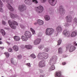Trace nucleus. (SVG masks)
Wrapping results in <instances>:
<instances>
[{"label": "nucleus", "instance_id": "nucleus-1", "mask_svg": "<svg viewBox=\"0 0 77 77\" xmlns=\"http://www.w3.org/2000/svg\"><path fill=\"white\" fill-rule=\"evenodd\" d=\"M8 23L11 27L13 29H16V25L18 26V23L15 21H11L9 20H8Z\"/></svg>", "mask_w": 77, "mask_h": 77}, {"label": "nucleus", "instance_id": "nucleus-2", "mask_svg": "<svg viewBox=\"0 0 77 77\" xmlns=\"http://www.w3.org/2000/svg\"><path fill=\"white\" fill-rule=\"evenodd\" d=\"M48 54H46L45 53H39L38 54V57L40 59H45L47 58L48 56Z\"/></svg>", "mask_w": 77, "mask_h": 77}, {"label": "nucleus", "instance_id": "nucleus-3", "mask_svg": "<svg viewBox=\"0 0 77 77\" xmlns=\"http://www.w3.org/2000/svg\"><path fill=\"white\" fill-rule=\"evenodd\" d=\"M6 1L7 2V3H8V4L7 5V7L8 8V9L10 11H11L12 12V11H14V8L12 7L10 5V4L8 3H12V0H6Z\"/></svg>", "mask_w": 77, "mask_h": 77}, {"label": "nucleus", "instance_id": "nucleus-4", "mask_svg": "<svg viewBox=\"0 0 77 77\" xmlns=\"http://www.w3.org/2000/svg\"><path fill=\"white\" fill-rule=\"evenodd\" d=\"M32 2L37 4L38 2L36 0H25V3L28 5H31L32 3Z\"/></svg>", "mask_w": 77, "mask_h": 77}, {"label": "nucleus", "instance_id": "nucleus-5", "mask_svg": "<svg viewBox=\"0 0 77 77\" xmlns=\"http://www.w3.org/2000/svg\"><path fill=\"white\" fill-rule=\"evenodd\" d=\"M54 29L52 28H48L46 30V34L47 35H50L53 34Z\"/></svg>", "mask_w": 77, "mask_h": 77}, {"label": "nucleus", "instance_id": "nucleus-6", "mask_svg": "<svg viewBox=\"0 0 77 77\" xmlns=\"http://www.w3.org/2000/svg\"><path fill=\"white\" fill-rule=\"evenodd\" d=\"M35 10L38 13H41L44 10V8L42 6L38 7L35 8Z\"/></svg>", "mask_w": 77, "mask_h": 77}, {"label": "nucleus", "instance_id": "nucleus-7", "mask_svg": "<svg viewBox=\"0 0 77 77\" xmlns=\"http://www.w3.org/2000/svg\"><path fill=\"white\" fill-rule=\"evenodd\" d=\"M26 6L25 5H20L19 7V10L20 12H23L26 10Z\"/></svg>", "mask_w": 77, "mask_h": 77}, {"label": "nucleus", "instance_id": "nucleus-8", "mask_svg": "<svg viewBox=\"0 0 77 77\" xmlns=\"http://www.w3.org/2000/svg\"><path fill=\"white\" fill-rule=\"evenodd\" d=\"M60 12L61 15H64L65 13V10L63 8V6H60Z\"/></svg>", "mask_w": 77, "mask_h": 77}, {"label": "nucleus", "instance_id": "nucleus-9", "mask_svg": "<svg viewBox=\"0 0 77 77\" xmlns=\"http://www.w3.org/2000/svg\"><path fill=\"white\" fill-rule=\"evenodd\" d=\"M63 34L67 37L70 36V32L68 31L66 29L64 30L63 32Z\"/></svg>", "mask_w": 77, "mask_h": 77}, {"label": "nucleus", "instance_id": "nucleus-10", "mask_svg": "<svg viewBox=\"0 0 77 77\" xmlns=\"http://www.w3.org/2000/svg\"><path fill=\"white\" fill-rule=\"evenodd\" d=\"M45 61L43 60L40 61L38 64V66L40 68H42V67H44L45 66Z\"/></svg>", "mask_w": 77, "mask_h": 77}, {"label": "nucleus", "instance_id": "nucleus-11", "mask_svg": "<svg viewBox=\"0 0 77 77\" xmlns=\"http://www.w3.org/2000/svg\"><path fill=\"white\" fill-rule=\"evenodd\" d=\"M48 2L51 6H54L56 4L57 0H48Z\"/></svg>", "mask_w": 77, "mask_h": 77}, {"label": "nucleus", "instance_id": "nucleus-12", "mask_svg": "<svg viewBox=\"0 0 77 77\" xmlns=\"http://www.w3.org/2000/svg\"><path fill=\"white\" fill-rule=\"evenodd\" d=\"M41 41V38H37L35 40H34V44L35 45H37V44H39L40 43Z\"/></svg>", "mask_w": 77, "mask_h": 77}, {"label": "nucleus", "instance_id": "nucleus-13", "mask_svg": "<svg viewBox=\"0 0 77 77\" xmlns=\"http://www.w3.org/2000/svg\"><path fill=\"white\" fill-rule=\"evenodd\" d=\"M25 36L28 38H29L31 37L30 32L29 31H26L25 33Z\"/></svg>", "mask_w": 77, "mask_h": 77}, {"label": "nucleus", "instance_id": "nucleus-14", "mask_svg": "<svg viewBox=\"0 0 77 77\" xmlns=\"http://www.w3.org/2000/svg\"><path fill=\"white\" fill-rule=\"evenodd\" d=\"M56 30L58 33L61 32L62 31V27L60 26H59L57 28Z\"/></svg>", "mask_w": 77, "mask_h": 77}, {"label": "nucleus", "instance_id": "nucleus-15", "mask_svg": "<svg viewBox=\"0 0 77 77\" xmlns=\"http://www.w3.org/2000/svg\"><path fill=\"white\" fill-rule=\"evenodd\" d=\"M76 48L73 45L70 46L69 48V52H72L73 51H74L75 50Z\"/></svg>", "mask_w": 77, "mask_h": 77}, {"label": "nucleus", "instance_id": "nucleus-16", "mask_svg": "<svg viewBox=\"0 0 77 77\" xmlns=\"http://www.w3.org/2000/svg\"><path fill=\"white\" fill-rule=\"evenodd\" d=\"M66 19L67 22H71V16L70 15H68L66 17Z\"/></svg>", "mask_w": 77, "mask_h": 77}, {"label": "nucleus", "instance_id": "nucleus-17", "mask_svg": "<svg viewBox=\"0 0 77 77\" xmlns=\"http://www.w3.org/2000/svg\"><path fill=\"white\" fill-rule=\"evenodd\" d=\"M77 33L76 31H74L72 32L71 35H70V36L71 37H75L77 36Z\"/></svg>", "mask_w": 77, "mask_h": 77}, {"label": "nucleus", "instance_id": "nucleus-18", "mask_svg": "<svg viewBox=\"0 0 77 77\" xmlns=\"http://www.w3.org/2000/svg\"><path fill=\"white\" fill-rule=\"evenodd\" d=\"M14 38L15 41H20V38L19 36H14Z\"/></svg>", "mask_w": 77, "mask_h": 77}, {"label": "nucleus", "instance_id": "nucleus-19", "mask_svg": "<svg viewBox=\"0 0 77 77\" xmlns=\"http://www.w3.org/2000/svg\"><path fill=\"white\" fill-rule=\"evenodd\" d=\"M21 39L23 41H27L28 40L27 37H26L23 35L22 36Z\"/></svg>", "mask_w": 77, "mask_h": 77}, {"label": "nucleus", "instance_id": "nucleus-20", "mask_svg": "<svg viewBox=\"0 0 77 77\" xmlns=\"http://www.w3.org/2000/svg\"><path fill=\"white\" fill-rule=\"evenodd\" d=\"M57 56H54L52 57L51 58V59L56 62V60H57Z\"/></svg>", "mask_w": 77, "mask_h": 77}, {"label": "nucleus", "instance_id": "nucleus-21", "mask_svg": "<svg viewBox=\"0 0 77 77\" xmlns=\"http://www.w3.org/2000/svg\"><path fill=\"white\" fill-rule=\"evenodd\" d=\"M39 25H42L44 24V22L42 20H39L37 21Z\"/></svg>", "mask_w": 77, "mask_h": 77}, {"label": "nucleus", "instance_id": "nucleus-22", "mask_svg": "<svg viewBox=\"0 0 77 77\" xmlns=\"http://www.w3.org/2000/svg\"><path fill=\"white\" fill-rule=\"evenodd\" d=\"M55 63H56V62L50 59L49 63V64L50 65H54Z\"/></svg>", "mask_w": 77, "mask_h": 77}, {"label": "nucleus", "instance_id": "nucleus-23", "mask_svg": "<svg viewBox=\"0 0 77 77\" xmlns=\"http://www.w3.org/2000/svg\"><path fill=\"white\" fill-rule=\"evenodd\" d=\"M10 16L12 18H17V17H18V16L17 14L14 15L13 14H10Z\"/></svg>", "mask_w": 77, "mask_h": 77}, {"label": "nucleus", "instance_id": "nucleus-24", "mask_svg": "<svg viewBox=\"0 0 77 77\" xmlns=\"http://www.w3.org/2000/svg\"><path fill=\"white\" fill-rule=\"evenodd\" d=\"M13 48L14 51H17L18 50V47L17 45H15L13 47Z\"/></svg>", "mask_w": 77, "mask_h": 77}, {"label": "nucleus", "instance_id": "nucleus-25", "mask_svg": "<svg viewBox=\"0 0 77 77\" xmlns=\"http://www.w3.org/2000/svg\"><path fill=\"white\" fill-rule=\"evenodd\" d=\"M25 48H26L28 49H31L32 48V46L30 45H26L25 46Z\"/></svg>", "mask_w": 77, "mask_h": 77}, {"label": "nucleus", "instance_id": "nucleus-26", "mask_svg": "<svg viewBox=\"0 0 77 77\" xmlns=\"http://www.w3.org/2000/svg\"><path fill=\"white\" fill-rule=\"evenodd\" d=\"M55 69V66H52L49 68V70L50 71H52V70H54V69Z\"/></svg>", "mask_w": 77, "mask_h": 77}, {"label": "nucleus", "instance_id": "nucleus-27", "mask_svg": "<svg viewBox=\"0 0 77 77\" xmlns=\"http://www.w3.org/2000/svg\"><path fill=\"white\" fill-rule=\"evenodd\" d=\"M1 33L2 35H3V36H5L6 34V33L5 32V31L3 29H2L1 30Z\"/></svg>", "mask_w": 77, "mask_h": 77}, {"label": "nucleus", "instance_id": "nucleus-28", "mask_svg": "<svg viewBox=\"0 0 77 77\" xmlns=\"http://www.w3.org/2000/svg\"><path fill=\"white\" fill-rule=\"evenodd\" d=\"M45 19L46 21H48L50 20V17L48 15H46L45 16Z\"/></svg>", "mask_w": 77, "mask_h": 77}, {"label": "nucleus", "instance_id": "nucleus-29", "mask_svg": "<svg viewBox=\"0 0 77 77\" xmlns=\"http://www.w3.org/2000/svg\"><path fill=\"white\" fill-rule=\"evenodd\" d=\"M58 50V53H62V48H59Z\"/></svg>", "mask_w": 77, "mask_h": 77}, {"label": "nucleus", "instance_id": "nucleus-30", "mask_svg": "<svg viewBox=\"0 0 77 77\" xmlns=\"http://www.w3.org/2000/svg\"><path fill=\"white\" fill-rule=\"evenodd\" d=\"M4 54L5 55L7 58H8V57H9V54L8 52H5L4 53Z\"/></svg>", "mask_w": 77, "mask_h": 77}, {"label": "nucleus", "instance_id": "nucleus-31", "mask_svg": "<svg viewBox=\"0 0 77 77\" xmlns=\"http://www.w3.org/2000/svg\"><path fill=\"white\" fill-rule=\"evenodd\" d=\"M62 42V40L60 38L59 40L58 41V44L57 45H60Z\"/></svg>", "mask_w": 77, "mask_h": 77}, {"label": "nucleus", "instance_id": "nucleus-32", "mask_svg": "<svg viewBox=\"0 0 77 77\" xmlns=\"http://www.w3.org/2000/svg\"><path fill=\"white\" fill-rule=\"evenodd\" d=\"M30 56L31 57H32V58H33V59L36 58V56L33 54H32V55H31Z\"/></svg>", "mask_w": 77, "mask_h": 77}, {"label": "nucleus", "instance_id": "nucleus-33", "mask_svg": "<svg viewBox=\"0 0 77 77\" xmlns=\"http://www.w3.org/2000/svg\"><path fill=\"white\" fill-rule=\"evenodd\" d=\"M30 29L32 33V34H35V31H34V30L32 28H31Z\"/></svg>", "mask_w": 77, "mask_h": 77}, {"label": "nucleus", "instance_id": "nucleus-34", "mask_svg": "<svg viewBox=\"0 0 77 77\" xmlns=\"http://www.w3.org/2000/svg\"><path fill=\"white\" fill-rule=\"evenodd\" d=\"M11 62L12 64H13V65H15V61L14 60L13 58H12L11 59Z\"/></svg>", "mask_w": 77, "mask_h": 77}, {"label": "nucleus", "instance_id": "nucleus-35", "mask_svg": "<svg viewBox=\"0 0 77 77\" xmlns=\"http://www.w3.org/2000/svg\"><path fill=\"white\" fill-rule=\"evenodd\" d=\"M44 47V45H40L39 47V48L40 49H42V48H43Z\"/></svg>", "mask_w": 77, "mask_h": 77}, {"label": "nucleus", "instance_id": "nucleus-36", "mask_svg": "<svg viewBox=\"0 0 77 77\" xmlns=\"http://www.w3.org/2000/svg\"><path fill=\"white\" fill-rule=\"evenodd\" d=\"M48 50H49V48H46L45 49L44 51H45V52H47V51H48Z\"/></svg>", "mask_w": 77, "mask_h": 77}, {"label": "nucleus", "instance_id": "nucleus-37", "mask_svg": "<svg viewBox=\"0 0 77 77\" xmlns=\"http://www.w3.org/2000/svg\"><path fill=\"white\" fill-rule=\"evenodd\" d=\"M3 4L2 1L0 0V7H3Z\"/></svg>", "mask_w": 77, "mask_h": 77}, {"label": "nucleus", "instance_id": "nucleus-38", "mask_svg": "<svg viewBox=\"0 0 77 77\" xmlns=\"http://www.w3.org/2000/svg\"><path fill=\"white\" fill-rule=\"evenodd\" d=\"M64 25L65 27H66L69 26V24H68V23H64Z\"/></svg>", "mask_w": 77, "mask_h": 77}, {"label": "nucleus", "instance_id": "nucleus-39", "mask_svg": "<svg viewBox=\"0 0 77 77\" xmlns=\"http://www.w3.org/2000/svg\"><path fill=\"white\" fill-rule=\"evenodd\" d=\"M2 24H3V25L5 26V25H6V22L3 20H2Z\"/></svg>", "mask_w": 77, "mask_h": 77}, {"label": "nucleus", "instance_id": "nucleus-40", "mask_svg": "<svg viewBox=\"0 0 77 77\" xmlns=\"http://www.w3.org/2000/svg\"><path fill=\"white\" fill-rule=\"evenodd\" d=\"M26 65H27L29 68H30V67L31 66V65H30V63H26Z\"/></svg>", "mask_w": 77, "mask_h": 77}, {"label": "nucleus", "instance_id": "nucleus-41", "mask_svg": "<svg viewBox=\"0 0 77 77\" xmlns=\"http://www.w3.org/2000/svg\"><path fill=\"white\" fill-rule=\"evenodd\" d=\"M74 23L75 24H76V23H77V19L75 18V19H74Z\"/></svg>", "mask_w": 77, "mask_h": 77}, {"label": "nucleus", "instance_id": "nucleus-42", "mask_svg": "<svg viewBox=\"0 0 77 77\" xmlns=\"http://www.w3.org/2000/svg\"><path fill=\"white\" fill-rule=\"evenodd\" d=\"M22 56L21 55H19L17 56V58H18V59H21V58Z\"/></svg>", "mask_w": 77, "mask_h": 77}, {"label": "nucleus", "instance_id": "nucleus-43", "mask_svg": "<svg viewBox=\"0 0 77 77\" xmlns=\"http://www.w3.org/2000/svg\"><path fill=\"white\" fill-rule=\"evenodd\" d=\"M73 44L75 46H77V44L76 43V42H73Z\"/></svg>", "mask_w": 77, "mask_h": 77}, {"label": "nucleus", "instance_id": "nucleus-44", "mask_svg": "<svg viewBox=\"0 0 77 77\" xmlns=\"http://www.w3.org/2000/svg\"><path fill=\"white\" fill-rule=\"evenodd\" d=\"M20 27H21L22 29H25V27L22 25H21Z\"/></svg>", "mask_w": 77, "mask_h": 77}, {"label": "nucleus", "instance_id": "nucleus-45", "mask_svg": "<svg viewBox=\"0 0 77 77\" xmlns=\"http://www.w3.org/2000/svg\"><path fill=\"white\" fill-rule=\"evenodd\" d=\"M47 1V0H42L41 2L42 3H45Z\"/></svg>", "mask_w": 77, "mask_h": 77}, {"label": "nucleus", "instance_id": "nucleus-46", "mask_svg": "<svg viewBox=\"0 0 77 77\" xmlns=\"http://www.w3.org/2000/svg\"><path fill=\"white\" fill-rule=\"evenodd\" d=\"M12 51V49L11 48H9L8 49V51L9 52H11V51Z\"/></svg>", "mask_w": 77, "mask_h": 77}, {"label": "nucleus", "instance_id": "nucleus-47", "mask_svg": "<svg viewBox=\"0 0 77 77\" xmlns=\"http://www.w3.org/2000/svg\"><path fill=\"white\" fill-rule=\"evenodd\" d=\"M0 12H3V10L2 9L0 8Z\"/></svg>", "mask_w": 77, "mask_h": 77}, {"label": "nucleus", "instance_id": "nucleus-48", "mask_svg": "<svg viewBox=\"0 0 77 77\" xmlns=\"http://www.w3.org/2000/svg\"><path fill=\"white\" fill-rule=\"evenodd\" d=\"M0 49H1V50H3L4 49V47H0Z\"/></svg>", "mask_w": 77, "mask_h": 77}, {"label": "nucleus", "instance_id": "nucleus-49", "mask_svg": "<svg viewBox=\"0 0 77 77\" xmlns=\"http://www.w3.org/2000/svg\"><path fill=\"white\" fill-rule=\"evenodd\" d=\"M62 64L63 65H65V64H66V62H63V63H62Z\"/></svg>", "mask_w": 77, "mask_h": 77}, {"label": "nucleus", "instance_id": "nucleus-50", "mask_svg": "<svg viewBox=\"0 0 77 77\" xmlns=\"http://www.w3.org/2000/svg\"><path fill=\"white\" fill-rule=\"evenodd\" d=\"M3 44V43H2V42L0 41V44Z\"/></svg>", "mask_w": 77, "mask_h": 77}, {"label": "nucleus", "instance_id": "nucleus-51", "mask_svg": "<svg viewBox=\"0 0 77 77\" xmlns=\"http://www.w3.org/2000/svg\"><path fill=\"white\" fill-rule=\"evenodd\" d=\"M40 77H44V75H41Z\"/></svg>", "mask_w": 77, "mask_h": 77}, {"label": "nucleus", "instance_id": "nucleus-52", "mask_svg": "<svg viewBox=\"0 0 77 77\" xmlns=\"http://www.w3.org/2000/svg\"><path fill=\"white\" fill-rule=\"evenodd\" d=\"M36 24H37L36 22H35V23H34V24H35V25H36Z\"/></svg>", "mask_w": 77, "mask_h": 77}, {"label": "nucleus", "instance_id": "nucleus-53", "mask_svg": "<svg viewBox=\"0 0 77 77\" xmlns=\"http://www.w3.org/2000/svg\"><path fill=\"white\" fill-rule=\"evenodd\" d=\"M68 49V47H66V50Z\"/></svg>", "mask_w": 77, "mask_h": 77}, {"label": "nucleus", "instance_id": "nucleus-54", "mask_svg": "<svg viewBox=\"0 0 77 77\" xmlns=\"http://www.w3.org/2000/svg\"><path fill=\"white\" fill-rule=\"evenodd\" d=\"M3 2H5V1H6V0H2Z\"/></svg>", "mask_w": 77, "mask_h": 77}, {"label": "nucleus", "instance_id": "nucleus-55", "mask_svg": "<svg viewBox=\"0 0 77 77\" xmlns=\"http://www.w3.org/2000/svg\"><path fill=\"white\" fill-rule=\"evenodd\" d=\"M41 72H43V71L42 70H41L40 71Z\"/></svg>", "mask_w": 77, "mask_h": 77}, {"label": "nucleus", "instance_id": "nucleus-56", "mask_svg": "<svg viewBox=\"0 0 77 77\" xmlns=\"http://www.w3.org/2000/svg\"><path fill=\"white\" fill-rule=\"evenodd\" d=\"M10 77H15V76H11Z\"/></svg>", "mask_w": 77, "mask_h": 77}, {"label": "nucleus", "instance_id": "nucleus-57", "mask_svg": "<svg viewBox=\"0 0 77 77\" xmlns=\"http://www.w3.org/2000/svg\"><path fill=\"white\" fill-rule=\"evenodd\" d=\"M5 29H8V28H5Z\"/></svg>", "mask_w": 77, "mask_h": 77}, {"label": "nucleus", "instance_id": "nucleus-58", "mask_svg": "<svg viewBox=\"0 0 77 77\" xmlns=\"http://www.w3.org/2000/svg\"><path fill=\"white\" fill-rule=\"evenodd\" d=\"M1 40H2V38H0V41H1Z\"/></svg>", "mask_w": 77, "mask_h": 77}]
</instances>
